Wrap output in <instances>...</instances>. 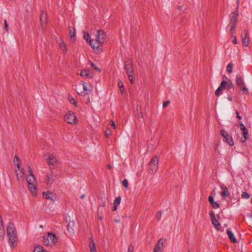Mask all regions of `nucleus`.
<instances>
[{
  "instance_id": "obj_1",
  "label": "nucleus",
  "mask_w": 252,
  "mask_h": 252,
  "mask_svg": "<svg viewBox=\"0 0 252 252\" xmlns=\"http://www.w3.org/2000/svg\"><path fill=\"white\" fill-rule=\"evenodd\" d=\"M105 39V32L101 30H97L96 33L94 34L92 41L90 42V45L95 53L98 54L102 51Z\"/></svg>"
},
{
  "instance_id": "obj_2",
  "label": "nucleus",
  "mask_w": 252,
  "mask_h": 252,
  "mask_svg": "<svg viewBox=\"0 0 252 252\" xmlns=\"http://www.w3.org/2000/svg\"><path fill=\"white\" fill-rule=\"evenodd\" d=\"M8 242L11 248H15L17 245V236L14 225L10 222L7 227Z\"/></svg>"
},
{
  "instance_id": "obj_3",
  "label": "nucleus",
  "mask_w": 252,
  "mask_h": 252,
  "mask_svg": "<svg viewBox=\"0 0 252 252\" xmlns=\"http://www.w3.org/2000/svg\"><path fill=\"white\" fill-rule=\"evenodd\" d=\"M28 168L29 174L26 176V180L28 184L29 189L33 195H35L36 194L37 182L30 165H28Z\"/></svg>"
},
{
  "instance_id": "obj_4",
  "label": "nucleus",
  "mask_w": 252,
  "mask_h": 252,
  "mask_svg": "<svg viewBox=\"0 0 252 252\" xmlns=\"http://www.w3.org/2000/svg\"><path fill=\"white\" fill-rule=\"evenodd\" d=\"M238 7H237V9L235 11L230 13L229 15L230 21L228 27L230 28L229 32L231 35L234 33V31L236 28V24L238 22Z\"/></svg>"
},
{
  "instance_id": "obj_5",
  "label": "nucleus",
  "mask_w": 252,
  "mask_h": 252,
  "mask_svg": "<svg viewBox=\"0 0 252 252\" xmlns=\"http://www.w3.org/2000/svg\"><path fill=\"white\" fill-rule=\"evenodd\" d=\"M58 241L56 235L53 233L48 232L43 237V243L47 247H53Z\"/></svg>"
},
{
  "instance_id": "obj_6",
  "label": "nucleus",
  "mask_w": 252,
  "mask_h": 252,
  "mask_svg": "<svg viewBox=\"0 0 252 252\" xmlns=\"http://www.w3.org/2000/svg\"><path fill=\"white\" fill-rule=\"evenodd\" d=\"M159 158L155 156L152 158L148 164V173L149 174L154 175L157 171L158 165Z\"/></svg>"
},
{
  "instance_id": "obj_7",
  "label": "nucleus",
  "mask_w": 252,
  "mask_h": 252,
  "mask_svg": "<svg viewBox=\"0 0 252 252\" xmlns=\"http://www.w3.org/2000/svg\"><path fill=\"white\" fill-rule=\"evenodd\" d=\"M45 156L46 162L51 168H53L58 165L59 160L55 155L49 153Z\"/></svg>"
},
{
  "instance_id": "obj_8",
  "label": "nucleus",
  "mask_w": 252,
  "mask_h": 252,
  "mask_svg": "<svg viewBox=\"0 0 252 252\" xmlns=\"http://www.w3.org/2000/svg\"><path fill=\"white\" fill-rule=\"evenodd\" d=\"M64 120L67 123L70 125H74L77 123V119L75 114L71 111H68L64 117Z\"/></svg>"
},
{
  "instance_id": "obj_9",
  "label": "nucleus",
  "mask_w": 252,
  "mask_h": 252,
  "mask_svg": "<svg viewBox=\"0 0 252 252\" xmlns=\"http://www.w3.org/2000/svg\"><path fill=\"white\" fill-rule=\"evenodd\" d=\"M220 135L225 139V141L227 142L230 146L234 145L233 140L231 134L224 129L220 131Z\"/></svg>"
},
{
  "instance_id": "obj_10",
  "label": "nucleus",
  "mask_w": 252,
  "mask_h": 252,
  "mask_svg": "<svg viewBox=\"0 0 252 252\" xmlns=\"http://www.w3.org/2000/svg\"><path fill=\"white\" fill-rule=\"evenodd\" d=\"M56 175L51 170L50 172L47 173L45 178V183L48 186H51L55 183L56 179Z\"/></svg>"
},
{
  "instance_id": "obj_11",
  "label": "nucleus",
  "mask_w": 252,
  "mask_h": 252,
  "mask_svg": "<svg viewBox=\"0 0 252 252\" xmlns=\"http://www.w3.org/2000/svg\"><path fill=\"white\" fill-rule=\"evenodd\" d=\"M239 126L243 136V138L241 139V142L242 143H245L248 139V130L242 123L240 122Z\"/></svg>"
},
{
  "instance_id": "obj_12",
  "label": "nucleus",
  "mask_w": 252,
  "mask_h": 252,
  "mask_svg": "<svg viewBox=\"0 0 252 252\" xmlns=\"http://www.w3.org/2000/svg\"><path fill=\"white\" fill-rule=\"evenodd\" d=\"M165 242V240L164 239H160L155 246L154 252H162Z\"/></svg>"
},
{
  "instance_id": "obj_13",
  "label": "nucleus",
  "mask_w": 252,
  "mask_h": 252,
  "mask_svg": "<svg viewBox=\"0 0 252 252\" xmlns=\"http://www.w3.org/2000/svg\"><path fill=\"white\" fill-rule=\"evenodd\" d=\"M42 195L44 198L51 201H54L56 199L55 194L50 191H43L42 192Z\"/></svg>"
},
{
  "instance_id": "obj_14",
  "label": "nucleus",
  "mask_w": 252,
  "mask_h": 252,
  "mask_svg": "<svg viewBox=\"0 0 252 252\" xmlns=\"http://www.w3.org/2000/svg\"><path fill=\"white\" fill-rule=\"evenodd\" d=\"M243 45L246 47L249 45V33L246 31H244L241 34Z\"/></svg>"
},
{
  "instance_id": "obj_15",
  "label": "nucleus",
  "mask_w": 252,
  "mask_h": 252,
  "mask_svg": "<svg viewBox=\"0 0 252 252\" xmlns=\"http://www.w3.org/2000/svg\"><path fill=\"white\" fill-rule=\"evenodd\" d=\"M226 87V82L224 80H223L221 82L220 86L219 88L216 90L215 94L216 96H219L221 94H222L221 92Z\"/></svg>"
},
{
  "instance_id": "obj_16",
  "label": "nucleus",
  "mask_w": 252,
  "mask_h": 252,
  "mask_svg": "<svg viewBox=\"0 0 252 252\" xmlns=\"http://www.w3.org/2000/svg\"><path fill=\"white\" fill-rule=\"evenodd\" d=\"M15 174L17 179L18 181L22 180L25 175L24 169L20 167V169H18L17 167L15 169Z\"/></svg>"
},
{
  "instance_id": "obj_17",
  "label": "nucleus",
  "mask_w": 252,
  "mask_h": 252,
  "mask_svg": "<svg viewBox=\"0 0 252 252\" xmlns=\"http://www.w3.org/2000/svg\"><path fill=\"white\" fill-rule=\"evenodd\" d=\"M220 188L222 189L220 194L224 199L230 196V193L228 191V189L224 184L221 185L220 186Z\"/></svg>"
},
{
  "instance_id": "obj_18",
  "label": "nucleus",
  "mask_w": 252,
  "mask_h": 252,
  "mask_svg": "<svg viewBox=\"0 0 252 252\" xmlns=\"http://www.w3.org/2000/svg\"><path fill=\"white\" fill-rule=\"evenodd\" d=\"M236 82L237 86L240 89H241V87L242 86L245 85V82L243 81L242 77L241 76V75L240 74L236 75Z\"/></svg>"
},
{
  "instance_id": "obj_19",
  "label": "nucleus",
  "mask_w": 252,
  "mask_h": 252,
  "mask_svg": "<svg viewBox=\"0 0 252 252\" xmlns=\"http://www.w3.org/2000/svg\"><path fill=\"white\" fill-rule=\"evenodd\" d=\"M208 201L210 204L211 205L212 207L215 209H216L220 207V204L219 203L214 201V197L212 195H210L208 197Z\"/></svg>"
},
{
  "instance_id": "obj_20",
  "label": "nucleus",
  "mask_w": 252,
  "mask_h": 252,
  "mask_svg": "<svg viewBox=\"0 0 252 252\" xmlns=\"http://www.w3.org/2000/svg\"><path fill=\"white\" fill-rule=\"evenodd\" d=\"M226 233L228 236L229 240L233 243H236L237 242V239L235 238L233 232L229 229L226 230Z\"/></svg>"
},
{
  "instance_id": "obj_21",
  "label": "nucleus",
  "mask_w": 252,
  "mask_h": 252,
  "mask_svg": "<svg viewBox=\"0 0 252 252\" xmlns=\"http://www.w3.org/2000/svg\"><path fill=\"white\" fill-rule=\"evenodd\" d=\"M81 84H82V89H83V96H84L86 94H88L89 93H91L92 91L87 88V84L85 82L82 81Z\"/></svg>"
},
{
  "instance_id": "obj_22",
  "label": "nucleus",
  "mask_w": 252,
  "mask_h": 252,
  "mask_svg": "<svg viewBox=\"0 0 252 252\" xmlns=\"http://www.w3.org/2000/svg\"><path fill=\"white\" fill-rule=\"evenodd\" d=\"M212 220V223L214 225V227L217 230L219 231L220 229V223L216 218H214Z\"/></svg>"
},
{
  "instance_id": "obj_23",
  "label": "nucleus",
  "mask_w": 252,
  "mask_h": 252,
  "mask_svg": "<svg viewBox=\"0 0 252 252\" xmlns=\"http://www.w3.org/2000/svg\"><path fill=\"white\" fill-rule=\"evenodd\" d=\"M60 40V49L64 54H65L67 52L66 44L62 39Z\"/></svg>"
},
{
  "instance_id": "obj_24",
  "label": "nucleus",
  "mask_w": 252,
  "mask_h": 252,
  "mask_svg": "<svg viewBox=\"0 0 252 252\" xmlns=\"http://www.w3.org/2000/svg\"><path fill=\"white\" fill-rule=\"evenodd\" d=\"M125 69L126 74L133 73L132 66L130 63H126Z\"/></svg>"
},
{
  "instance_id": "obj_25",
  "label": "nucleus",
  "mask_w": 252,
  "mask_h": 252,
  "mask_svg": "<svg viewBox=\"0 0 252 252\" xmlns=\"http://www.w3.org/2000/svg\"><path fill=\"white\" fill-rule=\"evenodd\" d=\"M90 249L91 252H96L95 243L92 238H90Z\"/></svg>"
},
{
  "instance_id": "obj_26",
  "label": "nucleus",
  "mask_w": 252,
  "mask_h": 252,
  "mask_svg": "<svg viewBox=\"0 0 252 252\" xmlns=\"http://www.w3.org/2000/svg\"><path fill=\"white\" fill-rule=\"evenodd\" d=\"M76 91L78 94L83 95V89L82 87L81 82L78 83L76 86Z\"/></svg>"
},
{
  "instance_id": "obj_27",
  "label": "nucleus",
  "mask_w": 252,
  "mask_h": 252,
  "mask_svg": "<svg viewBox=\"0 0 252 252\" xmlns=\"http://www.w3.org/2000/svg\"><path fill=\"white\" fill-rule=\"evenodd\" d=\"M47 21V15L46 13L42 12L40 15V22L41 26H43Z\"/></svg>"
},
{
  "instance_id": "obj_28",
  "label": "nucleus",
  "mask_w": 252,
  "mask_h": 252,
  "mask_svg": "<svg viewBox=\"0 0 252 252\" xmlns=\"http://www.w3.org/2000/svg\"><path fill=\"white\" fill-rule=\"evenodd\" d=\"M33 252H50L44 249L43 247L41 246H37L34 248Z\"/></svg>"
},
{
  "instance_id": "obj_29",
  "label": "nucleus",
  "mask_w": 252,
  "mask_h": 252,
  "mask_svg": "<svg viewBox=\"0 0 252 252\" xmlns=\"http://www.w3.org/2000/svg\"><path fill=\"white\" fill-rule=\"evenodd\" d=\"M14 165L17 167L18 169L20 168V160L17 156H15L14 158Z\"/></svg>"
},
{
  "instance_id": "obj_30",
  "label": "nucleus",
  "mask_w": 252,
  "mask_h": 252,
  "mask_svg": "<svg viewBox=\"0 0 252 252\" xmlns=\"http://www.w3.org/2000/svg\"><path fill=\"white\" fill-rule=\"evenodd\" d=\"M83 37L87 42L90 45V42L92 41V38H90L89 34L87 32H84Z\"/></svg>"
},
{
  "instance_id": "obj_31",
  "label": "nucleus",
  "mask_w": 252,
  "mask_h": 252,
  "mask_svg": "<svg viewBox=\"0 0 252 252\" xmlns=\"http://www.w3.org/2000/svg\"><path fill=\"white\" fill-rule=\"evenodd\" d=\"M69 33L70 37L72 38L74 37L75 35V29L73 28L69 27Z\"/></svg>"
},
{
  "instance_id": "obj_32",
  "label": "nucleus",
  "mask_w": 252,
  "mask_h": 252,
  "mask_svg": "<svg viewBox=\"0 0 252 252\" xmlns=\"http://www.w3.org/2000/svg\"><path fill=\"white\" fill-rule=\"evenodd\" d=\"M226 87H225V88H226L228 90H229L231 88H234V85L230 80L229 79L228 81H226Z\"/></svg>"
},
{
  "instance_id": "obj_33",
  "label": "nucleus",
  "mask_w": 252,
  "mask_h": 252,
  "mask_svg": "<svg viewBox=\"0 0 252 252\" xmlns=\"http://www.w3.org/2000/svg\"><path fill=\"white\" fill-rule=\"evenodd\" d=\"M68 100L69 102L72 105H73L75 107L77 106V102L73 97L71 96H69Z\"/></svg>"
},
{
  "instance_id": "obj_34",
  "label": "nucleus",
  "mask_w": 252,
  "mask_h": 252,
  "mask_svg": "<svg viewBox=\"0 0 252 252\" xmlns=\"http://www.w3.org/2000/svg\"><path fill=\"white\" fill-rule=\"evenodd\" d=\"M2 233V238L4 236V230L2 220H0V233Z\"/></svg>"
},
{
  "instance_id": "obj_35",
  "label": "nucleus",
  "mask_w": 252,
  "mask_h": 252,
  "mask_svg": "<svg viewBox=\"0 0 252 252\" xmlns=\"http://www.w3.org/2000/svg\"><path fill=\"white\" fill-rule=\"evenodd\" d=\"M89 71L87 70H84L81 71L80 75L84 78H87L89 76Z\"/></svg>"
},
{
  "instance_id": "obj_36",
  "label": "nucleus",
  "mask_w": 252,
  "mask_h": 252,
  "mask_svg": "<svg viewBox=\"0 0 252 252\" xmlns=\"http://www.w3.org/2000/svg\"><path fill=\"white\" fill-rule=\"evenodd\" d=\"M243 91V94H249L248 88L244 86H242L241 89H240V91Z\"/></svg>"
},
{
  "instance_id": "obj_37",
  "label": "nucleus",
  "mask_w": 252,
  "mask_h": 252,
  "mask_svg": "<svg viewBox=\"0 0 252 252\" xmlns=\"http://www.w3.org/2000/svg\"><path fill=\"white\" fill-rule=\"evenodd\" d=\"M128 75V79L131 84L134 83V74L133 72L131 73L127 74Z\"/></svg>"
},
{
  "instance_id": "obj_38",
  "label": "nucleus",
  "mask_w": 252,
  "mask_h": 252,
  "mask_svg": "<svg viewBox=\"0 0 252 252\" xmlns=\"http://www.w3.org/2000/svg\"><path fill=\"white\" fill-rule=\"evenodd\" d=\"M233 64L232 63H229L227 66V71L229 73H231L232 72V67Z\"/></svg>"
},
{
  "instance_id": "obj_39",
  "label": "nucleus",
  "mask_w": 252,
  "mask_h": 252,
  "mask_svg": "<svg viewBox=\"0 0 252 252\" xmlns=\"http://www.w3.org/2000/svg\"><path fill=\"white\" fill-rule=\"evenodd\" d=\"M121 200V198L120 196H118L116 197L114 200V205H118L120 204Z\"/></svg>"
},
{
  "instance_id": "obj_40",
  "label": "nucleus",
  "mask_w": 252,
  "mask_h": 252,
  "mask_svg": "<svg viewBox=\"0 0 252 252\" xmlns=\"http://www.w3.org/2000/svg\"><path fill=\"white\" fill-rule=\"evenodd\" d=\"M241 196L243 198H244L246 199H249L250 197V195L246 192H243Z\"/></svg>"
},
{
  "instance_id": "obj_41",
  "label": "nucleus",
  "mask_w": 252,
  "mask_h": 252,
  "mask_svg": "<svg viewBox=\"0 0 252 252\" xmlns=\"http://www.w3.org/2000/svg\"><path fill=\"white\" fill-rule=\"evenodd\" d=\"M91 66L92 68H93L94 70L98 71L99 72L101 71V70L99 69L97 67H96L95 64L94 63H93L91 62Z\"/></svg>"
},
{
  "instance_id": "obj_42",
  "label": "nucleus",
  "mask_w": 252,
  "mask_h": 252,
  "mask_svg": "<svg viewBox=\"0 0 252 252\" xmlns=\"http://www.w3.org/2000/svg\"><path fill=\"white\" fill-rule=\"evenodd\" d=\"M161 217V211H158L156 214V219L158 220H160Z\"/></svg>"
},
{
  "instance_id": "obj_43",
  "label": "nucleus",
  "mask_w": 252,
  "mask_h": 252,
  "mask_svg": "<svg viewBox=\"0 0 252 252\" xmlns=\"http://www.w3.org/2000/svg\"><path fill=\"white\" fill-rule=\"evenodd\" d=\"M123 185L125 187V188L127 189L128 188V181L126 179H124L122 181Z\"/></svg>"
},
{
  "instance_id": "obj_44",
  "label": "nucleus",
  "mask_w": 252,
  "mask_h": 252,
  "mask_svg": "<svg viewBox=\"0 0 252 252\" xmlns=\"http://www.w3.org/2000/svg\"><path fill=\"white\" fill-rule=\"evenodd\" d=\"M118 86L120 88V91L123 92L124 91V87L123 85V83L122 82H119L118 83Z\"/></svg>"
},
{
  "instance_id": "obj_45",
  "label": "nucleus",
  "mask_w": 252,
  "mask_h": 252,
  "mask_svg": "<svg viewBox=\"0 0 252 252\" xmlns=\"http://www.w3.org/2000/svg\"><path fill=\"white\" fill-rule=\"evenodd\" d=\"M209 215H210V217L211 219V220L215 218V214H214V213L213 211H210V212H209Z\"/></svg>"
},
{
  "instance_id": "obj_46",
  "label": "nucleus",
  "mask_w": 252,
  "mask_h": 252,
  "mask_svg": "<svg viewBox=\"0 0 252 252\" xmlns=\"http://www.w3.org/2000/svg\"><path fill=\"white\" fill-rule=\"evenodd\" d=\"M170 103V101H164L163 103V104H162V107L163 108H165L167 106V105Z\"/></svg>"
},
{
  "instance_id": "obj_47",
  "label": "nucleus",
  "mask_w": 252,
  "mask_h": 252,
  "mask_svg": "<svg viewBox=\"0 0 252 252\" xmlns=\"http://www.w3.org/2000/svg\"><path fill=\"white\" fill-rule=\"evenodd\" d=\"M4 23L5 29L6 32H8V24H7V22L6 20L5 19L4 20Z\"/></svg>"
},
{
  "instance_id": "obj_48",
  "label": "nucleus",
  "mask_w": 252,
  "mask_h": 252,
  "mask_svg": "<svg viewBox=\"0 0 252 252\" xmlns=\"http://www.w3.org/2000/svg\"><path fill=\"white\" fill-rule=\"evenodd\" d=\"M134 247L132 245H130L128 248V252H133Z\"/></svg>"
},
{
  "instance_id": "obj_49",
  "label": "nucleus",
  "mask_w": 252,
  "mask_h": 252,
  "mask_svg": "<svg viewBox=\"0 0 252 252\" xmlns=\"http://www.w3.org/2000/svg\"><path fill=\"white\" fill-rule=\"evenodd\" d=\"M236 117L239 120H241L242 119V117L240 115L239 112L238 111H236Z\"/></svg>"
},
{
  "instance_id": "obj_50",
  "label": "nucleus",
  "mask_w": 252,
  "mask_h": 252,
  "mask_svg": "<svg viewBox=\"0 0 252 252\" xmlns=\"http://www.w3.org/2000/svg\"><path fill=\"white\" fill-rule=\"evenodd\" d=\"M99 206L102 207H104L106 205V202L104 201H102L101 202L99 203Z\"/></svg>"
},
{
  "instance_id": "obj_51",
  "label": "nucleus",
  "mask_w": 252,
  "mask_h": 252,
  "mask_svg": "<svg viewBox=\"0 0 252 252\" xmlns=\"http://www.w3.org/2000/svg\"><path fill=\"white\" fill-rule=\"evenodd\" d=\"M232 42L235 44H236L237 43V38L235 36L233 37Z\"/></svg>"
},
{
  "instance_id": "obj_52",
  "label": "nucleus",
  "mask_w": 252,
  "mask_h": 252,
  "mask_svg": "<svg viewBox=\"0 0 252 252\" xmlns=\"http://www.w3.org/2000/svg\"><path fill=\"white\" fill-rule=\"evenodd\" d=\"M111 125L114 127L115 128V125L114 122L113 121H111Z\"/></svg>"
},
{
  "instance_id": "obj_53",
  "label": "nucleus",
  "mask_w": 252,
  "mask_h": 252,
  "mask_svg": "<svg viewBox=\"0 0 252 252\" xmlns=\"http://www.w3.org/2000/svg\"><path fill=\"white\" fill-rule=\"evenodd\" d=\"M117 206L118 205H116L115 206V205H114V207H113V208L112 209V211H116L117 210Z\"/></svg>"
},
{
  "instance_id": "obj_54",
  "label": "nucleus",
  "mask_w": 252,
  "mask_h": 252,
  "mask_svg": "<svg viewBox=\"0 0 252 252\" xmlns=\"http://www.w3.org/2000/svg\"><path fill=\"white\" fill-rule=\"evenodd\" d=\"M227 98L229 101H231L232 100V97L230 95H228Z\"/></svg>"
},
{
  "instance_id": "obj_55",
  "label": "nucleus",
  "mask_w": 252,
  "mask_h": 252,
  "mask_svg": "<svg viewBox=\"0 0 252 252\" xmlns=\"http://www.w3.org/2000/svg\"><path fill=\"white\" fill-rule=\"evenodd\" d=\"M178 10H179V11H181V10H182V6H178Z\"/></svg>"
},
{
  "instance_id": "obj_56",
  "label": "nucleus",
  "mask_w": 252,
  "mask_h": 252,
  "mask_svg": "<svg viewBox=\"0 0 252 252\" xmlns=\"http://www.w3.org/2000/svg\"><path fill=\"white\" fill-rule=\"evenodd\" d=\"M85 196V194H83L80 196L81 199H83Z\"/></svg>"
},
{
  "instance_id": "obj_57",
  "label": "nucleus",
  "mask_w": 252,
  "mask_h": 252,
  "mask_svg": "<svg viewBox=\"0 0 252 252\" xmlns=\"http://www.w3.org/2000/svg\"><path fill=\"white\" fill-rule=\"evenodd\" d=\"M107 166H108V168L109 169H111L112 168V166H111L110 165H109V164H108V165H107Z\"/></svg>"
},
{
  "instance_id": "obj_58",
  "label": "nucleus",
  "mask_w": 252,
  "mask_h": 252,
  "mask_svg": "<svg viewBox=\"0 0 252 252\" xmlns=\"http://www.w3.org/2000/svg\"><path fill=\"white\" fill-rule=\"evenodd\" d=\"M106 135L107 136H109L110 135V133H107V132H106Z\"/></svg>"
},
{
  "instance_id": "obj_59",
  "label": "nucleus",
  "mask_w": 252,
  "mask_h": 252,
  "mask_svg": "<svg viewBox=\"0 0 252 252\" xmlns=\"http://www.w3.org/2000/svg\"><path fill=\"white\" fill-rule=\"evenodd\" d=\"M90 102V97H88L87 99V103Z\"/></svg>"
},
{
  "instance_id": "obj_60",
  "label": "nucleus",
  "mask_w": 252,
  "mask_h": 252,
  "mask_svg": "<svg viewBox=\"0 0 252 252\" xmlns=\"http://www.w3.org/2000/svg\"><path fill=\"white\" fill-rule=\"evenodd\" d=\"M115 221L117 222H120V220H115Z\"/></svg>"
},
{
  "instance_id": "obj_61",
  "label": "nucleus",
  "mask_w": 252,
  "mask_h": 252,
  "mask_svg": "<svg viewBox=\"0 0 252 252\" xmlns=\"http://www.w3.org/2000/svg\"><path fill=\"white\" fill-rule=\"evenodd\" d=\"M223 78H225V79H227V78L225 76H223Z\"/></svg>"
},
{
  "instance_id": "obj_62",
  "label": "nucleus",
  "mask_w": 252,
  "mask_h": 252,
  "mask_svg": "<svg viewBox=\"0 0 252 252\" xmlns=\"http://www.w3.org/2000/svg\"><path fill=\"white\" fill-rule=\"evenodd\" d=\"M217 217L218 219H220V216L219 215H217Z\"/></svg>"
},
{
  "instance_id": "obj_63",
  "label": "nucleus",
  "mask_w": 252,
  "mask_h": 252,
  "mask_svg": "<svg viewBox=\"0 0 252 252\" xmlns=\"http://www.w3.org/2000/svg\"><path fill=\"white\" fill-rule=\"evenodd\" d=\"M42 225H40V228H42Z\"/></svg>"
},
{
  "instance_id": "obj_64",
  "label": "nucleus",
  "mask_w": 252,
  "mask_h": 252,
  "mask_svg": "<svg viewBox=\"0 0 252 252\" xmlns=\"http://www.w3.org/2000/svg\"><path fill=\"white\" fill-rule=\"evenodd\" d=\"M251 202H252V198H251Z\"/></svg>"
}]
</instances>
